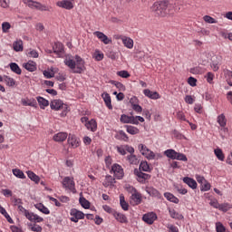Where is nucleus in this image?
I'll return each mask as SVG.
<instances>
[{
    "label": "nucleus",
    "mask_w": 232,
    "mask_h": 232,
    "mask_svg": "<svg viewBox=\"0 0 232 232\" xmlns=\"http://www.w3.org/2000/svg\"><path fill=\"white\" fill-rule=\"evenodd\" d=\"M63 63L72 73H82L86 70L84 60L79 55H75L74 58L66 57Z\"/></svg>",
    "instance_id": "obj_1"
},
{
    "label": "nucleus",
    "mask_w": 232,
    "mask_h": 232,
    "mask_svg": "<svg viewBox=\"0 0 232 232\" xmlns=\"http://www.w3.org/2000/svg\"><path fill=\"white\" fill-rule=\"evenodd\" d=\"M169 8L171 5L166 1H160L153 4L151 11L158 17H166L169 14Z\"/></svg>",
    "instance_id": "obj_2"
},
{
    "label": "nucleus",
    "mask_w": 232,
    "mask_h": 232,
    "mask_svg": "<svg viewBox=\"0 0 232 232\" xmlns=\"http://www.w3.org/2000/svg\"><path fill=\"white\" fill-rule=\"evenodd\" d=\"M164 155L168 157V159H171V160H181L182 162H188V157L185 154L177 152V150L173 149L165 150Z\"/></svg>",
    "instance_id": "obj_3"
},
{
    "label": "nucleus",
    "mask_w": 232,
    "mask_h": 232,
    "mask_svg": "<svg viewBox=\"0 0 232 232\" xmlns=\"http://www.w3.org/2000/svg\"><path fill=\"white\" fill-rule=\"evenodd\" d=\"M63 186L65 189H69L71 193H77V188H75V181H73V178L65 177L63 180Z\"/></svg>",
    "instance_id": "obj_4"
},
{
    "label": "nucleus",
    "mask_w": 232,
    "mask_h": 232,
    "mask_svg": "<svg viewBox=\"0 0 232 232\" xmlns=\"http://www.w3.org/2000/svg\"><path fill=\"white\" fill-rule=\"evenodd\" d=\"M139 150L143 155V157H146L148 160H154L156 155L154 151H151L150 150L146 147L144 144H140L139 145Z\"/></svg>",
    "instance_id": "obj_5"
},
{
    "label": "nucleus",
    "mask_w": 232,
    "mask_h": 232,
    "mask_svg": "<svg viewBox=\"0 0 232 232\" xmlns=\"http://www.w3.org/2000/svg\"><path fill=\"white\" fill-rule=\"evenodd\" d=\"M70 215H71V218H70L71 222H74L75 224H77L79 220L84 219V217H85L82 211L77 210V208H72L70 210Z\"/></svg>",
    "instance_id": "obj_6"
},
{
    "label": "nucleus",
    "mask_w": 232,
    "mask_h": 232,
    "mask_svg": "<svg viewBox=\"0 0 232 232\" xmlns=\"http://www.w3.org/2000/svg\"><path fill=\"white\" fill-rule=\"evenodd\" d=\"M50 106L51 110H54V111H59V110H63V111H66V110H68V105L61 100L52 101Z\"/></svg>",
    "instance_id": "obj_7"
},
{
    "label": "nucleus",
    "mask_w": 232,
    "mask_h": 232,
    "mask_svg": "<svg viewBox=\"0 0 232 232\" xmlns=\"http://www.w3.org/2000/svg\"><path fill=\"white\" fill-rule=\"evenodd\" d=\"M111 172L118 179H121L122 177H124V170L122 169V167L117 163L112 165Z\"/></svg>",
    "instance_id": "obj_8"
},
{
    "label": "nucleus",
    "mask_w": 232,
    "mask_h": 232,
    "mask_svg": "<svg viewBox=\"0 0 232 232\" xmlns=\"http://www.w3.org/2000/svg\"><path fill=\"white\" fill-rule=\"evenodd\" d=\"M120 121L123 124H139V121H137V118H135V116H128L126 114H122Z\"/></svg>",
    "instance_id": "obj_9"
},
{
    "label": "nucleus",
    "mask_w": 232,
    "mask_h": 232,
    "mask_svg": "<svg viewBox=\"0 0 232 232\" xmlns=\"http://www.w3.org/2000/svg\"><path fill=\"white\" fill-rule=\"evenodd\" d=\"M93 35L99 38V40L103 43V44H111L112 41L111 38H108L104 33L101 31H96L93 33Z\"/></svg>",
    "instance_id": "obj_10"
},
{
    "label": "nucleus",
    "mask_w": 232,
    "mask_h": 232,
    "mask_svg": "<svg viewBox=\"0 0 232 232\" xmlns=\"http://www.w3.org/2000/svg\"><path fill=\"white\" fill-rule=\"evenodd\" d=\"M142 220L143 222H146V224H153V222H155V220H157V214H155V212H150L147 214H144L142 217Z\"/></svg>",
    "instance_id": "obj_11"
},
{
    "label": "nucleus",
    "mask_w": 232,
    "mask_h": 232,
    "mask_svg": "<svg viewBox=\"0 0 232 232\" xmlns=\"http://www.w3.org/2000/svg\"><path fill=\"white\" fill-rule=\"evenodd\" d=\"M112 216L114 217L115 220H117V222H120V224H128V218L126 215L114 211L112 212Z\"/></svg>",
    "instance_id": "obj_12"
},
{
    "label": "nucleus",
    "mask_w": 232,
    "mask_h": 232,
    "mask_svg": "<svg viewBox=\"0 0 232 232\" xmlns=\"http://www.w3.org/2000/svg\"><path fill=\"white\" fill-rule=\"evenodd\" d=\"M145 191L148 193V195H150V197H154L155 198H162L160 192H159V190L153 187H146Z\"/></svg>",
    "instance_id": "obj_13"
},
{
    "label": "nucleus",
    "mask_w": 232,
    "mask_h": 232,
    "mask_svg": "<svg viewBox=\"0 0 232 232\" xmlns=\"http://www.w3.org/2000/svg\"><path fill=\"white\" fill-rule=\"evenodd\" d=\"M56 6L64 8L65 10H72L73 8V3L70 0H62L56 3Z\"/></svg>",
    "instance_id": "obj_14"
},
{
    "label": "nucleus",
    "mask_w": 232,
    "mask_h": 232,
    "mask_svg": "<svg viewBox=\"0 0 232 232\" xmlns=\"http://www.w3.org/2000/svg\"><path fill=\"white\" fill-rule=\"evenodd\" d=\"M220 61H222V58L220 56H216L212 59L210 67L213 70V72H218L221 64Z\"/></svg>",
    "instance_id": "obj_15"
},
{
    "label": "nucleus",
    "mask_w": 232,
    "mask_h": 232,
    "mask_svg": "<svg viewBox=\"0 0 232 232\" xmlns=\"http://www.w3.org/2000/svg\"><path fill=\"white\" fill-rule=\"evenodd\" d=\"M102 186H104V188H113V186H115V178L107 175L102 182Z\"/></svg>",
    "instance_id": "obj_16"
},
{
    "label": "nucleus",
    "mask_w": 232,
    "mask_h": 232,
    "mask_svg": "<svg viewBox=\"0 0 232 232\" xmlns=\"http://www.w3.org/2000/svg\"><path fill=\"white\" fill-rule=\"evenodd\" d=\"M53 53H56L58 57H63V53L64 52V46L63 44L57 42L53 46Z\"/></svg>",
    "instance_id": "obj_17"
},
{
    "label": "nucleus",
    "mask_w": 232,
    "mask_h": 232,
    "mask_svg": "<svg viewBox=\"0 0 232 232\" xmlns=\"http://www.w3.org/2000/svg\"><path fill=\"white\" fill-rule=\"evenodd\" d=\"M143 93L145 97H148L149 99H152L154 101H157V99H160V94L157 92H151L150 89L143 90Z\"/></svg>",
    "instance_id": "obj_18"
},
{
    "label": "nucleus",
    "mask_w": 232,
    "mask_h": 232,
    "mask_svg": "<svg viewBox=\"0 0 232 232\" xmlns=\"http://www.w3.org/2000/svg\"><path fill=\"white\" fill-rule=\"evenodd\" d=\"M130 202L134 206H139V204L142 202V196L140 193H139V191L130 196Z\"/></svg>",
    "instance_id": "obj_19"
},
{
    "label": "nucleus",
    "mask_w": 232,
    "mask_h": 232,
    "mask_svg": "<svg viewBox=\"0 0 232 232\" xmlns=\"http://www.w3.org/2000/svg\"><path fill=\"white\" fill-rule=\"evenodd\" d=\"M66 139H68V133L66 132H58L53 137V140H54V142H64Z\"/></svg>",
    "instance_id": "obj_20"
},
{
    "label": "nucleus",
    "mask_w": 232,
    "mask_h": 232,
    "mask_svg": "<svg viewBox=\"0 0 232 232\" xmlns=\"http://www.w3.org/2000/svg\"><path fill=\"white\" fill-rule=\"evenodd\" d=\"M68 144H69V146H71L73 149L79 148V146H80L79 139H77V137H75V135L70 134L68 137Z\"/></svg>",
    "instance_id": "obj_21"
},
{
    "label": "nucleus",
    "mask_w": 232,
    "mask_h": 232,
    "mask_svg": "<svg viewBox=\"0 0 232 232\" xmlns=\"http://www.w3.org/2000/svg\"><path fill=\"white\" fill-rule=\"evenodd\" d=\"M21 102H22L23 106H31L32 108H36L37 107V101L34 98L22 99Z\"/></svg>",
    "instance_id": "obj_22"
},
{
    "label": "nucleus",
    "mask_w": 232,
    "mask_h": 232,
    "mask_svg": "<svg viewBox=\"0 0 232 232\" xmlns=\"http://www.w3.org/2000/svg\"><path fill=\"white\" fill-rule=\"evenodd\" d=\"M183 182L188 186L191 189H197L198 184L195 179L189 177L183 178Z\"/></svg>",
    "instance_id": "obj_23"
},
{
    "label": "nucleus",
    "mask_w": 232,
    "mask_h": 232,
    "mask_svg": "<svg viewBox=\"0 0 232 232\" xmlns=\"http://www.w3.org/2000/svg\"><path fill=\"white\" fill-rule=\"evenodd\" d=\"M120 39L122 41L125 48H128L129 50H131V48H133V39L128 36H121Z\"/></svg>",
    "instance_id": "obj_24"
},
{
    "label": "nucleus",
    "mask_w": 232,
    "mask_h": 232,
    "mask_svg": "<svg viewBox=\"0 0 232 232\" xmlns=\"http://www.w3.org/2000/svg\"><path fill=\"white\" fill-rule=\"evenodd\" d=\"M24 68L27 70V72H35L37 70V63L34 61H28L27 63L23 64Z\"/></svg>",
    "instance_id": "obj_25"
},
{
    "label": "nucleus",
    "mask_w": 232,
    "mask_h": 232,
    "mask_svg": "<svg viewBox=\"0 0 232 232\" xmlns=\"http://www.w3.org/2000/svg\"><path fill=\"white\" fill-rule=\"evenodd\" d=\"M36 101L41 110H44V108L50 105V102H48V100L44 99V97L38 96L36 97Z\"/></svg>",
    "instance_id": "obj_26"
},
{
    "label": "nucleus",
    "mask_w": 232,
    "mask_h": 232,
    "mask_svg": "<svg viewBox=\"0 0 232 232\" xmlns=\"http://www.w3.org/2000/svg\"><path fill=\"white\" fill-rule=\"evenodd\" d=\"M85 128L90 131H97V121L93 119L85 123Z\"/></svg>",
    "instance_id": "obj_27"
},
{
    "label": "nucleus",
    "mask_w": 232,
    "mask_h": 232,
    "mask_svg": "<svg viewBox=\"0 0 232 232\" xmlns=\"http://www.w3.org/2000/svg\"><path fill=\"white\" fill-rule=\"evenodd\" d=\"M107 108H109V110H113V106L111 105V97L108 94V92H104L102 95Z\"/></svg>",
    "instance_id": "obj_28"
},
{
    "label": "nucleus",
    "mask_w": 232,
    "mask_h": 232,
    "mask_svg": "<svg viewBox=\"0 0 232 232\" xmlns=\"http://www.w3.org/2000/svg\"><path fill=\"white\" fill-rule=\"evenodd\" d=\"M217 122L219 124L220 128H224L227 124V119H226V115L224 113L219 114L217 118Z\"/></svg>",
    "instance_id": "obj_29"
},
{
    "label": "nucleus",
    "mask_w": 232,
    "mask_h": 232,
    "mask_svg": "<svg viewBox=\"0 0 232 232\" xmlns=\"http://www.w3.org/2000/svg\"><path fill=\"white\" fill-rule=\"evenodd\" d=\"M164 197L169 202H173V204H179V198L169 192H165Z\"/></svg>",
    "instance_id": "obj_30"
},
{
    "label": "nucleus",
    "mask_w": 232,
    "mask_h": 232,
    "mask_svg": "<svg viewBox=\"0 0 232 232\" xmlns=\"http://www.w3.org/2000/svg\"><path fill=\"white\" fill-rule=\"evenodd\" d=\"M79 202L82 208H84V209H90V201H88L86 198L82 197V194H80Z\"/></svg>",
    "instance_id": "obj_31"
},
{
    "label": "nucleus",
    "mask_w": 232,
    "mask_h": 232,
    "mask_svg": "<svg viewBox=\"0 0 232 232\" xmlns=\"http://www.w3.org/2000/svg\"><path fill=\"white\" fill-rule=\"evenodd\" d=\"M116 139H118V140H124V142H128V140H130V138H128V134H126L124 130L118 131V133L116 134Z\"/></svg>",
    "instance_id": "obj_32"
},
{
    "label": "nucleus",
    "mask_w": 232,
    "mask_h": 232,
    "mask_svg": "<svg viewBox=\"0 0 232 232\" xmlns=\"http://www.w3.org/2000/svg\"><path fill=\"white\" fill-rule=\"evenodd\" d=\"M169 216L171 217V218H176L177 220H182V218H184V216H182V214L175 211V209L169 208Z\"/></svg>",
    "instance_id": "obj_33"
},
{
    "label": "nucleus",
    "mask_w": 232,
    "mask_h": 232,
    "mask_svg": "<svg viewBox=\"0 0 232 232\" xmlns=\"http://www.w3.org/2000/svg\"><path fill=\"white\" fill-rule=\"evenodd\" d=\"M125 128L127 133H130V135H138V133L140 131L137 127H133L131 125H126Z\"/></svg>",
    "instance_id": "obj_34"
},
{
    "label": "nucleus",
    "mask_w": 232,
    "mask_h": 232,
    "mask_svg": "<svg viewBox=\"0 0 232 232\" xmlns=\"http://www.w3.org/2000/svg\"><path fill=\"white\" fill-rule=\"evenodd\" d=\"M26 173H27L28 178L31 179L33 180V182H35V184H39V182L41 180V178H39V176H37L32 170H29Z\"/></svg>",
    "instance_id": "obj_35"
},
{
    "label": "nucleus",
    "mask_w": 232,
    "mask_h": 232,
    "mask_svg": "<svg viewBox=\"0 0 232 232\" xmlns=\"http://www.w3.org/2000/svg\"><path fill=\"white\" fill-rule=\"evenodd\" d=\"M13 49L14 52H23V41L22 40H16L13 43Z\"/></svg>",
    "instance_id": "obj_36"
},
{
    "label": "nucleus",
    "mask_w": 232,
    "mask_h": 232,
    "mask_svg": "<svg viewBox=\"0 0 232 232\" xmlns=\"http://www.w3.org/2000/svg\"><path fill=\"white\" fill-rule=\"evenodd\" d=\"M11 70L14 72V73H16V75H21L22 71H21V67H19V65L15 63H11L9 64Z\"/></svg>",
    "instance_id": "obj_37"
},
{
    "label": "nucleus",
    "mask_w": 232,
    "mask_h": 232,
    "mask_svg": "<svg viewBox=\"0 0 232 232\" xmlns=\"http://www.w3.org/2000/svg\"><path fill=\"white\" fill-rule=\"evenodd\" d=\"M120 204L123 211H128L130 205H128V202L124 199V195L120 196Z\"/></svg>",
    "instance_id": "obj_38"
},
{
    "label": "nucleus",
    "mask_w": 232,
    "mask_h": 232,
    "mask_svg": "<svg viewBox=\"0 0 232 232\" xmlns=\"http://www.w3.org/2000/svg\"><path fill=\"white\" fill-rule=\"evenodd\" d=\"M36 209L44 213V215H50V209L48 208L44 207L42 203H39L35 206Z\"/></svg>",
    "instance_id": "obj_39"
},
{
    "label": "nucleus",
    "mask_w": 232,
    "mask_h": 232,
    "mask_svg": "<svg viewBox=\"0 0 232 232\" xmlns=\"http://www.w3.org/2000/svg\"><path fill=\"white\" fill-rule=\"evenodd\" d=\"M3 81L4 82H5L7 86H10V87L15 86V80H14V78H11L9 76H4Z\"/></svg>",
    "instance_id": "obj_40"
},
{
    "label": "nucleus",
    "mask_w": 232,
    "mask_h": 232,
    "mask_svg": "<svg viewBox=\"0 0 232 232\" xmlns=\"http://www.w3.org/2000/svg\"><path fill=\"white\" fill-rule=\"evenodd\" d=\"M224 73L226 82H227L228 86H232V72L229 70H226Z\"/></svg>",
    "instance_id": "obj_41"
},
{
    "label": "nucleus",
    "mask_w": 232,
    "mask_h": 232,
    "mask_svg": "<svg viewBox=\"0 0 232 232\" xmlns=\"http://www.w3.org/2000/svg\"><path fill=\"white\" fill-rule=\"evenodd\" d=\"M214 153L218 160L224 161V159H226L220 148L215 149Z\"/></svg>",
    "instance_id": "obj_42"
},
{
    "label": "nucleus",
    "mask_w": 232,
    "mask_h": 232,
    "mask_svg": "<svg viewBox=\"0 0 232 232\" xmlns=\"http://www.w3.org/2000/svg\"><path fill=\"white\" fill-rule=\"evenodd\" d=\"M137 177H138L139 182H144L145 180H148L150 176L147 173L138 172Z\"/></svg>",
    "instance_id": "obj_43"
},
{
    "label": "nucleus",
    "mask_w": 232,
    "mask_h": 232,
    "mask_svg": "<svg viewBox=\"0 0 232 232\" xmlns=\"http://www.w3.org/2000/svg\"><path fill=\"white\" fill-rule=\"evenodd\" d=\"M24 3L29 6V8H35V10H37V6L40 4L39 2H34L33 0H24Z\"/></svg>",
    "instance_id": "obj_44"
},
{
    "label": "nucleus",
    "mask_w": 232,
    "mask_h": 232,
    "mask_svg": "<svg viewBox=\"0 0 232 232\" xmlns=\"http://www.w3.org/2000/svg\"><path fill=\"white\" fill-rule=\"evenodd\" d=\"M13 175H14V177H17V179H26V177L24 176V172H23V170L19 169H14Z\"/></svg>",
    "instance_id": "obj_45"
},
{
    "label": "nucleus",
    "mask_w": 232,
    "mask_h": 232,
    "mask_svg": "<svg viewBox=\"0 0 232 232\" xmlns=\"http://www.w3.org/2000/svg\"><path fill=\"white\" fill-rule=\"evenodd\" d=\"M232 205L229 203H223V204H219V211H223L224 213L229 211V209H231Z\"/></svg>",
    "instance_id": "obj_46"
},
{
    "label": "nucleus",
    "mask_w": 232,
    "mask_h": 232,
    "mask_svg": "<svg viewBox=\"0 0 232 232\" xmlns=\"http://www.w3.org/2000/svg\"><path fill=\"white\" fill-rule=\"evenodd\" d=\"M190 73H194V75H200L204 73V69L200 66H196L190 69Z\"/></svg>",
    "instance_id": "obj_47"
},
{
    "label": "nucleus",
    "mask_w": 232,
    "mask_h": 232,
    "mask_svg": "<svg viewBox=\"0 0 232 232\" xmlns=\"http://www.w3.org/2000/svg\"><path fill=\"white\" fill-rule=\"evenodd\" d=\"M127 160H129L130 164L137 165L139 164V159H137V156L135 154H130L127 157Z\"/></svg>",
    "instance_id": "obj_48"
},
{
    "label": "nucleus",
    "mask_w": 232,
    "mask_h": 232,
    "mask_svg": "<svg viewBox=\"0 0 232 232\" xmlns=\"http://www.w3.org/2000/svg\"><path fill=\"white\" fill-rule=\"evenodd\" d=\"M140 171H150V165L148 161H141L140 164Z\"/></svg>",
    "instance_id": "obj_49"
},
{
    "label": "nucleus",
    "mask_w": 232,
    "mask_h": 232,
    "mask_svg": "<svg viewBox=\"0 0 232 232\" xmlns=\"http://www.w3.org/2000/svg\"><path fill=\"white\" fill-rule=\"evenodd\" d=\"M10 28H12V25L10 24V23L8 22H4L2 24V32L4 34H8V31L10 30Z\"/></svg>",
    "instance_id": "obj_50"
},
{
    "label": "nucleus",
    "mask_w": 232,
    "mask_h": 232,
    "mask_svg": "<svg viewBox=\"0 0 232 232\" xmlns=\"http://www.w3.org/2000/svg\"><path fill=\"white\" fill-rule=\"evenodd\" d=\"M205 79H207V82L208 84H213V80L215 79V74L211 72H208L207 75L205 76Z\"/></svg>",
    "instance_id": "obj_51"
},
{
    "label": "nucleus",
    "mask_w": 232,
    "mask_h": 232,
    "mask_svg": "<svg viewBox=\"0 0 232 232\" xmlns=\"http://www.w3.org/2000/svg\"><path fill=\"white\" fill-rule=\"evenodd\" d=\"M205 23H208V24H217V20L215 18L209 16V15H205L203 17Z\"/></svg>",
    "instance_id": "obj_52"
},
{
    "label": "nucleus",
    "mask_w": 232,
    "mask_h": 232,
    "mask_svg": "<svg viewBox=\"0 0 232 232\" xmlns=\"http://www.w3.org/2000/svg\"><path fill=\"white\" fill-rule=\"evenodd\" d=\"M125 189L126 191H128V193H130V195H134L135 193H137V188H134L133 186L131 185H125Z\"/></svg>",
    "instance_id": "obj_53"
},
{
    "label": "nucleus",
    "mask_w": 232,
    "mask_h": 232,
    "mask_svg": "<svg viewBox=\"0 0 232 232\" xmlns=\"http://www.w3.org/2000/svg\"><path fill=\"white\" fill-rule=\"evenodd\" d=\"M93 57L96 61H102L104 59V54L99 51H95Z\"/></svg>",
    "instance_id": "obj_54"
},
{
    "label": "nucleus",
    "mask_w": 232,
    "mask_h": 232,
    "mask_svg": "<svg viewBox=\"0 0 232 232\" xmlns=\"http://www.w3.org/2000/svg\"><path fill=\"white\" fill-rule=\"evenodd\" d=\"M117 75L122 77V79H128V77H130V72H128V71H119Z\"/></svg>",
    "instance_id": "obj_55"
},
{
    "label": "nucleus",
    "mask_w": 232,
    "mask_h": 232,
    "mask_svg": "<svg viewBox=\"0 0 232 232\" xmlns=\"http://www.w3.org/2000/svg\"><path fill=\"white\" fill-rule=\"evenodd\" d=\"M211 189V184L206 181L201 185V191H209Z\"/></svg>",
    "instance_id": "obj_56"
},
{
    "label": "nucleus",
    "mask_w": 232,
    "mask_h": 232,
    "mask_svg": "<svg viewBox=\"0 0 232 232\" xmlns=\"http://www.w3.org/2000/svg\"><path fill=\"white\" fill-rule=\"evenodd\" d=\"M216 231L217 232H226V227L222 223L218 222L216 224Z\"/></svg>",
    "instance_id": "obj_57"
},
{
    "label": "nucleus",
    "mask_w": 232,
    "mask_h": 232,
    "mask_svg": "<svg viewBox=\"0 0 232 232\" xmlns=\"http://www.w3.org/2000/svg\"><path fill=\"white\" fill-rule=\"evenodd\" d=\"M37 5H38V6H36L37 10H40L41 12H50V7L46 5H43L41 3Z\"/></svg>",
    "instance_id": "obj_58"
},
{
    "label": "nucleus",
    "mask_w": 232,
    "mask_h": 232,
    "mask_svg": "<svg viewBox=\"0 0 232 232\" xmlns=\"http://www.w3.org/2000/svg\"><path fill=\"white\" fill-rule=\"evenodd\" d=\"M43 73H44V76L46 79H52V78L55 77V76L53 75V72H50V70H44V71L43 72Z\"/></svg>",
    "instance_id": "obj_59"
},
{
    "label": "nucleus",
    "mask_w": 232,
    "mask_h": 232,
    "mask_svg": "<svg viewBox=\"0 0 232 232\" xmlns=\"http://www.w3.org/2000/svg\"><path fill=\"white\" fill-rule=\"evenodd\" d=\"M28 55L30 56V57H33V59H37V57H39V53H37V51H35V50H30L29 52H28Z\"/></svg>",
    "instance_id": "obj_60"
},
{
    "label": "nucleus",
    "mask_w": 232,
    "mask_h": 232,
    "mask_svg": "<svg viewBox=\"0 0 232 232\" xmlns=\"http://www.w3.org/2000/svg\"><path fill=\"white\" fill-rule=\"evenodd\" d=\"M35 214L29 212L28 210L26 211V213L24 214V217L30 220L31 222H34V218Z\"/></svg>",
    "instance_id": "obj_61"
},
{
    "label": "nucleus",
    "mask_w": 232,
    "mask_h": 232,
    "mask_svg": "<svg viewBox=\"0 0 232 232\" xmlns=\"http://www.w3.org/2000/svg\"><path fill=\"white\" fill-rule=\"evenodd\" d=\"M167 227L169 228V232H179V227H175V225L168 224Z\"/></svg>",
    "instance_id": "obj_62"
},
{
    "label": "nucleus",
    "mask_w": 232,
    "mask_h": 232,
    "mask_svg": "<svg viewBox=\"0 0 232 232\" xmlns=\"http://www.w3.org/2000/svg\"><path fill=\"white\" fill-rule=\"evenodd\" d=\"M185 102H187V104H193V102H195V99L191 95H187L185 97Z\"/></svg>",
    "instance_id": "obj_63"
},
{
    "label": "nucleus",
    "mask_w": 232,
    "mask_h": 232,
    "mask_svg": "<svg viewBox=\"0 0 232 232\" xmlns=\"http://www.w3.org/2000/svg\"><path fill=\"white\" fill-rule=\"evenodd\" d=\"M188 83L189 84V86H197V79H195L194 77H189L188 79Z\"/></svg>",
    "instance_id": "obj_64"
}]
</instances>
